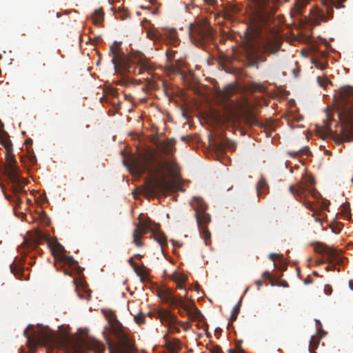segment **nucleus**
Listing matches in <instances>:
<instances>
[{
	"label": "nucleus",
	"mask_w": 353,
	"mask_h": 353,
	"mask_svg": "<svg viewBox=\"0 0 353 353\" xmlns=\"http://www.w3.org/2000/svg\"><path fill=\"white\" fill-rule=\"evenodd\" d=\"M253 10L250 28L258 37L265 34L276 36L277 31L274 25V13L279 8V0H252Z\"/></svg>",
	"instance_id": "nucleus-3"
},
{
	"label": "nucleus",
	"mask_w": 353,
	"mask_h": 353,
	"mask_svg": "<svg viewBox=\"0 0 353 353\" xmlns=\"http://www.w3.org/2000/svg\"><path fill=\"white\" fill-rule=\"evenodd\" d=\"M341 214L343 216H347L348 219H351L350 208L349 203L343 206V210L341 211Z\"/></svg>",
	"instance_id": "nucleus-36"
},
{
	"label": "nucleus",
	"mask_w": 353,
	"mask_h": 353,
	"mask_svg": "<svg viewBox=\"0 0 353 353\" xmlns=\"http://www.w3.org/2000/svg\"><path fill=\"white\" fill-rule=\"evenodd\" d=\"M277 257V254H274V253H271L270 255H269V258L273 261H275Z\"/></svg>",
	"instance_id": "nucleus-54"
},
{
	"label": "nucleus",
	"mask_w": 353,
	"mask_h": 353,
	"mask_svg": "<svg viewBox=\"0 0 353 353\" xmlns=\"http://www.w3.org/2000/svg\"><path fill=\"white\" fill-rule=\"evenodd\" d=\"M322 336H312L310 341L309 351L310 353H316L314 350L318 347Z\"/></svg>",
	"instance_id": "nucleus-30"
},
{
	"label": "nucleus",
	"mask_w": 353,
	"mask_h": 353,
	"mask_svg": "<svg viewBox=\"0 0 353 353\" xmlns=\"http://www.w3.org/2000/svg\"><path fill=\"white\" fill-rule=\"evenodd\" d=\"M117 18H120L121 20H124L128 17V13L126 11L123 10L119 9L117 12V15L116 16Z\"/></svg>",
	"instance_id": "nucleus-38"
},
{
	"label": "nucleus",
	"mask_w": 353,
	"mask_h": 353,
	"mask_svg": "<svg viewBox=\"0 0 353 353\" xmlns=\"http://www.w3.org/2000/svg\"><path fill=\"white\" fill-rule=\"evenodd\" d=\"M256 190L259 197L263 196L269 192V187L264 178H261L256 186Z\"/></svg>",
	"instance_id": "nucleus-24"
},
{
	"label": "nucleus",
	"mask_w": 353,
	"mask_h": 353,
	"mask_svg": "<svg viewBox=\"0 0 353 353\" xmlns=\"http://www.w3.org/2000/svg\"><path fill=\"white\" fill-rule=\"evenodd\" d=\"M262 277L263 279H267L269 281V283L271 285L274 286L276 284H278L279 283V281L276 280V279H274L270 273L268 272V271H266L265 272H263V275H262Z\"/></svg>",
	"instance_id": "nucleus-34"
},
{
	"label": "nucleus",
	"mask_w": 353,
	"mask_h": 353,
	"mask_svg": "<svg viewBox=\"0 0 353 353\" xmlns=\"http://www.w3.org/2000/svg\"><path fill=\"white\" fill-rule=\"evenodd\" d=\"M128 263L132 266V268H133L134 270L135 268L139 267V265L136 263L134 262L132 258L129 259Z\"/></svg>",
	"instance_id": "nucleus-49"
},
{
	"label": "nucleus",
	"mask_w": 353,
	"mask_h": 353,
	"mask_svg": "<svg viewBox=\"0 0 353 353\" xmlns=\"http://www.w3.org/2000/svg\"><path fill=\"white\" fill-rule=\"evenodd\" d=\"M240 311V301L233 307L231 312L230 321H234L236 319L237 316Z\"/></svg>",
	"instance_id": "nucleus-33"
},
{
	"label": "nucleus",
	"mask_w": 353,
	"mask_h": 353,
	"mask_svg": "<svg viewBox=\"0 0 353 353\" xmlns=\"http://www.w3.org/2000/svg\"><path fill=\"white\" fill-rule=\"evenodd\" d=\"M159 296L164 303L170 304V306L180 307L188 310V305L185 304L183 298L174 296L169 290L162 292Z\"/></svg>",
	"instance_id": "nucleus-13"
},
{
	"label": "nucleus",
	"mask_w": 353,
	"mask_h": 353,
	"mask_svg": "<svg viewBox=\"0 0 353 353\" xmlns=\"http://www.w3.org/2000/svg\"><path fill=\"white\" fill-rule=\"evenodd\" d=\"M5 172L11 182L19 181V170L16 165H6Z\"/></svg>",
	"instance_id": "nucleus-20"
},
{
	"label": "nucleus",
	"mask_w": 353,
	"mask_h": 353,
	"mask_svg": "<svg viewBox=\"0 0 353 353\" xmlns=\"http://www.w3.org/2000/svg\"><path fill=\"white\" fill-rule=\"evenodd\" d=\"M12 183V190L14 194H18L23 192V179H19V181L17 182H11Z\"/></svg>",
	"instance_id": "nucleus-31"
},
{
	"label": "nucleus",
	"mask_w": 353,
	"mask_h": 353,
	"mask_svg": "<svg viewBox=\"0 0 353 353\" xmlns=\"http://www.w3.org/2000/svg\"><path fill=\"white\" fill-rule=\"evenodd\" d=\"M142 214L139 215L140 222L136 225V229L132 234L133 242L137 247H142L143 243L141 241L143 236L148 232L152 233V236L155 241L163 248L167 245V236L160 230V225L153 222L149 217L142 219Z\"/></svg>",
	"instance_id": "nucleus-6"
},
{
	"label": "nucleus",
	"mask_w": 353,
	"mask_h": 353,
	"mask_svg": "<svg viewBox=\"0 0 353 353\" xmlns=\"http://www.w3.org/2000/svg\"><path fill=\"white\" fill-rule=\"evenodd\" d=\"M12 145L10 143H5V149H6V165H15L17 161L14 158V156L12 151Z\"/></svg>",
	"instance_id": "nucleus-23"
},
{
	"label": "nucleus",
	"mask_w": 353,
	"mask_h": 353,
	"mask_svg": "<svg viewBox=\"0 0 353 353\" xmlns=\"http://www.w3.org/2000/svg\"><path fill=\"white\" fill-rule=\"evenodd\" d=\"M206 3H208L210 6H214L216 3V0H204Z\"/></svg>",
	"instance_id": "nucleus-53"
},
{
	"label": "nucleus",
	"mask_w": 353,
	"mask_h": 353,
	"mask_svg": "<svg viewBox=\"0 0 353 353\" xmlns=\"http://www.w3.org/2000/svg\"><path fill=\"white\" fill-rule=\"evenodd\" d=\"M290 192L295 196L296 200L302 201L303 205L314 212V203L306 200V196L309 194L315 199H318L321 194L316 189L307 188L306 184L299 182L296 186L291 185Z\"/></svg>",
	"instance_id": "nucleus-11"
},
{
	"label": "nucleus",
	"mask_w": 353,
	"mask_h": 353,
	"mask_svg": "<svg viewBox=\"0 0 353 353\" xmlns=\"http://www.w3.org/2000/svg\"><path fill=\"white\" fill-rule=\"evenodd\" d=\"M46 235L39 230L34 229L30 232L31 242H27V246L34 249L41 242L46 239Z\"/></svg>",
	"instance_id": "nucleus-16"
},
{
	"label": "nucleus",
	"mask_w": 353,
	"mask_h": 353,
	"mask_svg": "<svg viewBox=\"0 0 353 353\" xmlns=\"http://www.w3.org/2000/svg\"><path fill=\"white\" fill-rule=\"evenodd\" d=\"M324 292L327 295H330L332 292V288L330 285L327 284L324 287Z\"/></svg>",
	"instance_id": "nucleus-43"
},
{
	"label": "nucleus",
	"mask_w": 353,
	"mask_h": 353,
	"mask_svg": "<svg viewBox=\"0 0 353 353\" xmlns=\"http://www.w3.org/2000/svg\"><path fill=\"white\" fill-rule=\"evenodd\" d=\"M111 103L114 106V108L116 109L117 111L120 108V101H117V102L113 101V102H111Z\"/></svg>",
	"instance_id": "nucleus-51"
},
{
	"label": "nucleus",
	"mask_w": 353,
	"mask_h": 353,
	"mask_svg": "<svg viewBox=\"0 0 353 353\" xmlns=\"http://www.w3.org/2000/svg\"><path fill=\"white\" fill-rule=\"evenodd\" d=\"M166 38L168 39L170 44L176 46L179 43V39L177 36L176 30L174 28L168 29L165 32Z\"/></svg>",
	"instance_id": "nucleus-26"
},
{
	"label": "nucleus",
	"mask_w": 353,
	"mask_h": 353,
	"mask_svg": "<svg viewBox=\"0 0 353 353\" xmlns=\"http://www.w3.org/2000/svg\"><path fill=\"white\" fill-rule=\"evenodd\" d=\"M191 41L198 47H204L213 39V29L205 19H198L189 26Z\"/></svg>",
	"instance_id": "nucleus-8"
},
{
	"label": "nucleus",
	"mask_w": 353,
	"mask_h": 353,
	"mask_svg": "<svg viewBox=\"0 0 353 353\" xmlns=\"http://www.w3.org/2000/svg\"><path fill=\"white\" fill-rule=\"evenodd\" d=\"M287 153L290 157L295 158L300 157L303 155L308 156L310 153V151L307 146H304L297 151H288Z\"/></svg>",
	"instance_id": "nucleus-27"
},
{
	"label": "nucleus",
	"mask_w": 353,
	"mask_h": 353,
	"mask_svg": "<svg viewBox=\"0 0 353 353\" xmlns=\"http://www.w3.org/2000/svg\"><path fill=\"white\" fill-rule=\"evenodd\" d=\"M346 0H334L333 4L336 8H341L344 7L343 3Z\"/></svg>",
	"instance_id": "nucleus-41"
},
{
	"label": "nucleus",
	"mask_w": 353,
	"mask_h": 353,
	"mask_svg": "<svg viewBox=\"0 0 353 353\" xmlns=\"http://www.w3.org/2000/svg\"><path fill=\"white\" fill-rule=\"evenodd\" d=\"M74 353H83L79 349L76 348L74 350Z\"/></svg>",
	"instance_id": "nucleus-58"
},
{
	"label": "nucleus",
	"mask_w": 353,
	"mask_h": 353,
	"mask_svg": "<svg viewBox=\"0 0 353 353\" xmlns=\"http://www.w3.org/2000/svg\"><path fill=\"white\" fill-rule=\"evenodd\" d=\"M238 108L241 112H245V121L249 125H258L259 122L256 117L250 112V105L246 99H243L242 101L237 105Z\"/></svg>",
	"instance_id": "nucleus-15"
},
{
	"label": "nucleus",
	"mask_w": 353,
	"mask_h": 353,
	"mask_svg": "<svg viewBox=\"0 0 353 353\" xmlns=\"http://www.w3.org/2000/svg\"><path fill=\"white\" fill-rule=\"evenodd\" d=\"M194 200L197 203V206L195 208V216L199 230L203 236L205 244L208 245L211 243V233L206 225L211 221V217L210 215L205 212L208 206L204 203L203 200L200 197H196Z\"/></svg>",
	"instance_id": "nucleus-9"
},
{
	"label": "nucleus",
	"mask_w": 353,
	"mask_h": 353,
	"mask_svg": "<svg viewBox=\"0 0 353 353\" xmlns=\"http://www.w3.org/2000/svg\"><path fill=\"white\" fill-rule=\"evenodd\" d=\"M314 63L317 68H319L321 70H324L326 67V65L323 63L315 61Z\"/></svg>",
	"instance_id": "nucleus-46"
},
{
	"label": "nucleus",
	"mask_w": 353,
	"mask_h": 353,
	"mask_svg": "<svg viewBox=\"0 0 353 353\" xmlns=\"http://www.w3.org/2000/svg\"><path fill=\"white\" fill-rule=\"evenodd\" d=\"M157 161L156 154L154 151L146 150L139 154L137 157H130L123 161L124 165L131 172L139 176L148 172L152 175V178L148 180L144 187V194L146 196H154L159 192L165 194L172 191L175 188V183L167 179L165 175L161 178H156L154 174L162 172L167 168L173 176H176L179 173L177 164L174 161H170L166 165L159 163L157 168L154 167Z\"/></svg>",
	"instance_id": "nucleus-1"
},
{
	"label": "nucleus",
	"mask_w": 353,
	"mask_h": 353,
	"mask_svg": "<svg viewBox=\"0 0 353 353\" xmlns=\"http://www.w3.org/2000/svg\"><path fill=\"white\" fill-rule=\"evenodd\" d=\"M317 79H318V81L319 82V83L321 84V85L324 86L325 85V83L320 82V77H318Z\"/></svg>",
	"instance_id": "nucleus-60"
},
{
	"label": "nucleus",
	"mask_w": 353,
	"mask_h": 353,
	"mask_svg": "<svg viewBox=\"0 0 353 353\" xmlns=\"http://www.w3.org/2000/svg\"><path fill=\"white\" fill-rule=\"evenodd\" d=\"M314 251L327 256V262L329 265L325 268L326 271L334 270L336 265H341L343 263L337 250L325 244L318 243L314 247Z\"/></svg>",
	"instance_id": "nucleus-12"
},
{
	"label": "nucleus",
	"mask_w": 353,
	"mask_h": 353,
	"mask_svg": "<svg viewBox=\"0 0 353 353\" xmlns=\"http://www.w3.org/2000/svg\"><path fill=\"white\" fill-rule=\"evenodd\" d=\"M193 316H194V318L199 320L200 317L203 316V315L201 313V311L199 310H198L197 308H196L193 313Z\"/></svg>",
	"instance_id": "nucleus-45"
},
{
	"label": "nucleus",
	"mask_w": 353,
	"mask_h": 353,
	"mask_svg": "<svg viewBox=\"0 0 353 353\" xmlns=\"http://www.w3.org/2000/svg\"><path fill=\"white\" fill-rule=\"evenodd\" d=\"M325 262L323 261H319V262L318 263V265L319 264H323Z\"/></svg>",
	"instance_id": "nucleus-62"
},
{
	"label": "nucleus",
	"mask_w": 353,
	"mask_h": 353,
	"mask_svg": "<svg viewBox=\"0 0 353 353\" xmlns=\"http://www.w3.org/2000/svg\"><path fill=\"white\" fill-rule=\"evenodd\" d=\"M165 346L168 353H179L181 350V342L177 339H174L172 341H165Z\"/></svg>",
	"instance_id": "nucleus-22"
},
{
	"label": "nucleus",
	"mask_w": 353,
	"mask_h": 353,
	"mask_svg": "<svg viewBox=\"0 0 353 353\" xmlns=\"http://www.w3.org/2000/svg\"><path fill=\"white\" fill-rule=\"evenodd\" d=\"M175 53H176L175 51L168 50L166 51V57H167L168 61H171L174 60L175 58Z\"/></svg>",
	"instance_id": "nucleus-40"
},
{
	"label": "nucleus",
	"mask_w": 353,
	"mask_h": 353,
	"mask_svg": "<svg viewBox=\"0 0 353 353\" xmlns=\"http://www.w3.org/2000/svg\"><path fill=\"white\" fill-rule=\"evenodd\" d=\"M174 329H175V331H176V332H180V330H179V328L175 327Z\"/></svg>",
	"instance_id": "nucleus-63"
},
{
	"label": "nucleus",
	"mask_w": 353,
	"mask_h": 353,
	"mask_svg": "<svg viewBox=\"0 0 353 353\" xmlns=\"http://www.w3.org/2000/svg\"><path fill=\"white\" fill-rule=\"evenodd\" d=\"M181 309L183 310V311H181V310H179V313L181 316H183L185 314H186L188 315L190 314V312L188 307V310H185L183 308H181Z\"/></svg>",
	"instance_id": "nucleus-50"
},
{
	"label": "nucleus",
	"mask_w": 353,
	"mask_h": 353,
	"mask_svg": "<svg viewBox=\"0 0 353 353\" xmlns=\"http://www.w3.org/2000/svg\"><path fill=\"white\" fill-rule=\"evenodd\" d=\"M130 82V79L123 77L121 80L118 81L117 84L121 85H126Z\"/></svg>",
	"instance_id": "nucleus-44"
},
{
	"label": "nucleus",
	"mask_w": 353,
	"mask_h": 353,
	"mask_svg": "<svg viewBox=\"0 0 353 353\" xmlns=\"http://www.w3.org/2000/svg\"><path fill=\"white\" fill-rule=\"evenodd\" d=\"M221 347L219 345H216L213 347V348L211 350L212 353H221Z\"/></svg>",
	"instance_id": "nucleus-47"
},
{
	"label": "nucleus",
	"mask_w": 353,
	"mask_h": 353,
	"mask_svg": "<svg viewBox=\"0 0 353 353\" xmlns=\"http://www.w3.org/2000/svg\"><path fill=\"white\" fill-rule=\"evenodd\" d=\"M86 346L88 349L92 350L94 353H103L105 350L104 345L96 339H89L86 342Z\"/></svg>",
	"instance_id": "nucleus-19"
},
{
	"label": "nucleus",
	"mask_w": 353,
	"mask_h": 353,
	"mask_svg": "<svg viewBox=\"0 0 353 353\" xmlns=\"http://www.w3.org/2000/svg\"><path fill=\"white\" fill-rule=\"evenodd\" d=\"M111 332L114 340L108 336H105V342L108 347L109 353H134L137 348L134 342L128 334L122 329L113 327Z\"/></svg>",
	"instance_id": "nucleus-7"
},
{
	"label": "nucleus",
	"mask_w": 353,
	"mask_h": 353,
	"mask_svg": "<svg viewBox=\"0 0 353 353\" xmlns=\"http://www.w3.org/2000/svg\"><path fill=\"white\" fill-rule=\"evenodd\" d=\"M175 141L172 139H168L160 144L163 152L166 155H171L173 152Z\"/></svg>",
	"instance_id": "nucleus-25"
},
{
	"label": "nucleus",
	"mask_w": 353,
	"mask_h": 353,
	"mask_svg": "<svg viewBox=\"0 0 353 353\" xmlns=\"http://www.w3.org/2000/svg\"><path fill=\"white\" fill-rule=\"evenodd\" d=\"M187 279V277L184 275L179 274L176 276L174 280L176 283L177 288L182 290L184 289L185 290V288L184 287V283Z\"/></svg>",
	"instance_id": "nucleus-32"
},
{
	"label": "nucleus",
	"mask_w": 353,
	"mask_h": 353,
	"mask_svg": "<svg viewBox=\"0 0 353 353\" xmlns=\"http://www.w3.org/2000/svg\"><path fill=\"white\" fill-rule=\"evenodd\" d=\"M312 274H313L314 276H319L317 272H314L312 273Z\"/></svg>",
	"instance_id": "nucleus-61"
},
{
	"label": "nucleus",
	"mask_w": 353,
	"mask_h": 353,
	"mask_svg": "<svg viewBox=\"0 0 353 353\" xmlns=\"http://www.w3.org/2000/svg\"><path fill=\"white\" fill-rule=\"evenodd\" d=\"M6 196L8 200L15 202L17 206H19L22 202L21 199L18 196V194H14V196H8L6 194Z\"/></svg>",
	"instance_id": "nucleus-37"
},
{
	"label": "nucleus",
	"mask_w": 353,
	"mask_h": 353,
	"mask_svg": "<svg viewBox=\"0 0 353 353\" xmlns=\"http://www.w3.org/2000/svg\"><path fill=\"white\" fill-rule=\"evenodd\" d=\"M148 35L151 39H155L157 38V35L154 32H148Z\"/></svg>",
	"instance_id": "nucleus-52"
},
{
	"label": "nucleus",
	"mask_w": 353,
	"mask_h": 353,
	"mask_svg": "<svg viewBox=\"0 0 353 353\" xmlns=\"http://www.w3.org/2000/svg\"><path fill=\"white\" fill-rule=\"evenodd\" d=\"M104 13L103 10L97 9L92 14V22L95 26H99L103 20Z\"/></svg>",
	"instance_id": "nucleus-29"
},
{
	"label": "nucleus",
	"mask_w": 353,
	"mask_h": 353,
	"mask_svg": "<svg viewBox=\"0 0 353 353\" xmlns=\"http://www.w3.org/2000/svg\"><path fill=\"white\" fill-rule=\"evenodd\" d=\"M349 284H350V287L351 288V289L353 290V281H350Z\"/></svg>",
	"instance_id": "nucleus-59"
},
{
	"label": "nucleus",
	"mask_w": 353,
	"mask_h": 353,
	"mask_svg": "<svg viewBox=\"0 0 353 353\" xmlns=\"http://www.w3.org/2000/svg\"><path fill=\"white\" fill-rule=\"evenodd\" d=\"M73 283H74L75 285H77V280H76V279H74V280H73Z\"/></svg>",
	"instance_id": "nucleus-64"
},
{
	"label": "nucleus",
	"mask_w": 353,
	"mask_h": 353,
	"mask_svg": "<svg viewBox=\"0 0 353 353\" xmlns=\"http://www.w3.org/2000/svg\"><path fill=\"white\" fill-rule=\"evenodd\" d=\"M339 94V118L341 128L336 141L341 143L353 141V88L345 86L341 88Z\"/></svg>",
	"instance_id": "nucleus-4"
},
{
	"label": "nucleus",
	"mask_w": 353,
	"mask_h": 353,
	"mask_svg": "<svg viewBox=\"0 0 353 353\" xmlns=\"http://www.w3.org/2000/svg\"><path fill=\"white\" fill-rule=\"evenodd\" d=\"M262 88H263V86L259 84H254L252 85V90L253 91L261 90Z\"/></svg>",
	"instance_id": "nucleus-48"
},
{
	"label": "nucleus",
	"mask_w": 353,
	"mask_h": 353,
	"mask_svg": "<svg viewBox=\"0 0 353 353\" xmlns=\"http://www.w3.org/2000/svg\"><path fill=\"white\" fill-rule=\"evenodd\" d=\"M107 92L114 98H117L119 97L118 91L114 88H108L107 89Z\"/></svg>",
	"instance_id": "nucleus-39"
},
{
	"label": "nucleus",
	"mask_w": 353,
	"mask_h": 353,
	"mask_svg": "<svg viewBox=\"0 0 353 353\" xmlns=\"http://www.w3.org/2000/svg\"><path fill=\"white\" fill-rule=\"evenodd\" d=\"M135 256H136V258L137 259H139V260L141 259L142 257H143V256L141 254H136Z\"/></svg>",
	"instance_id": "nucleus-57"
},
{
	"label": "nucleus",
	"mask_w": 353,
	"mask_h": 353,
	"mask_svg": "<svg viewBox=\"0 0 353 353\" xmlns=\"http://www.w3.org/2000/svg\"><path fill=\"white\" fill-rule=\"evenodd\" d=\"M23 261L15 260L10 265L11 272L20 280L23 279Z\"/></svg>",
	"instance_id": "nucleus-18"
},
{
	"label": "nucleus",
	"mask_w": 353,
	"mask_h": 353,
	"mask_svg": "<svg viewBox=\"0 0 353 353\" xmlns=\"http://www.w3.org/2000/svg\"><path fill=\"white\" fill-rule=\"evenodd\" d=\"M148 316L159 319L162 323H165L167 325L174 324L176 323V316L172 314L170 311L168 310L161 309L154 312H150L148 313Z\"/></svg>",
	"instance_id": "nucleus-14"
},
{
	"label": "nucleus",
	"mask_w": 353,
	"mask_h": 353,
	"mask_svg": "<svg viewBox=\"0 0 353 353\" xmlns=\"http://www.w3.org/2000/svg\"><path fill=\"white\" fill-rule=\"evenodd\" d=\"M121 42L114 41L110 47V51L113 55L112 62L114 64L115 72L121 76L125 74H135L137 69L139 74H145L144 77L148 85L155 89L158 87L154 79V64L141 52H134L129 55L121 52Z\"/></svg>",
	"instance_id": "nucleus-2"
},
{
	"label": "nucleus",
	"mask_w": 353,
	"mask_h": 353,
	"mask_svg": "<svg viewBox=\"0 0 353 353\" xmlns=\"http://www.w3.org/2000/svg\"><path fill=\"white\" fill-rule=\"evenodd\" d=\"M32 325H28L23 332V336L27 339V345L31 353H34L37 346H54L64 345L68 341V336L65 332L58 333L46 327L42 330L35 331L33 335H30L28 331L33 330Z\"/></svg>",
	"instance_id": "nucleus-5"
},
{
	"label": "nucleus",
	"mask_w": 353,
	"mask_h": 353,
	"mask_svg": "<svg viewBox=\"0 0 353 353\" xmlns=\"http://www.w3.org/2000/svg\"><path fill=\"white\" fill-rule=\"evenodd\" d=\"M145 315L142 312H139V314L135 315L134 317V321L137 324H140V325L145 323Z\"/></svg>",
	"instance_id": "nucleus-35"
},
{
	"label": "nucleus",
	"mask_w": 353,
	"mask_h": 353,
	"mask_svg": "<svg viewBox=\"0 0 353 353\" xmlns=\"http://www.w3.org/2000/svg\"><path fill=\"white\" fill-rule=\"evenodd\" d=\"M312 283V280L310 279V278H307L305 279V284H309V283Z\"/></svg>",
	"instance_id": "nucleus-56"
},
{
	"label": "nucleus",
	"mask_w": 353,
	"mask_h": 353,
	"mask_svg": "<svg viewBox=\"0 0 353 353\" xmlns=\"http://www.w3.org/2000/svg\"><path fill=\"white\" fill-rule=\"evenodd\" d=\"M240 90L239 86L236 83H231L225 86L222 91V97L225 100H228L230 97L237 93Z\"/></svg>",
	"instance_id": "nucleus-21"
},
{
	"label": "nucleus",
	"mask_w": 353,
	"mask_h": 353,
	"mask_svg": "<svg viewBox=\"0 0 353 353\" xmlns=\"http://www.w3.org/2000/svg\"><path fill=\"white\" fill-rule=\"evenodd\" d=\"M264 282L263 280H257L255 281V284L258 286V287H261L263 285Z\"/></svg>",
	"instance_id": "nucleus-55"
},
{
	"label": "nucleus",
	"mask_w": 353,
	"mask_h": 353,
	"mask_svg": "<svg viewBox=\"0 0 353 353\" xmlns=\"http://www.w3.org/2000/svg\"><path fill=\"white\" fill-rule=\"evenodd\" d=\"M215 147L220 152L223 151L226 148L234 150L236 149V143L227 137H221L216 141Z\"/></svg>",
	"instance_id": "nucleus-17"
},
{
	"label": "nucleus",
	"mask_w": 353,
	"mask_h": 353,
	"mask_svg": "<svg viewBox=\"0 0 353 353\" xmlns=\"http://www.w3.org/2000/svg\"><path fill=\"white\" fill-rule=\"evenodd\" d=\"M225 121H231L234 118V114L233 111H228L225 114Z\"/></svg>",
	"instance_id": "nucleus-42"
},
{
	"label": "nucleus",
	"mask_w": 353,
	"mask_h": 353,
	"mask_svg": "<svg viewBox=\"0 0 353 353\" xmlns=\"http://www.w3.org/2000/svg\"><path fill=\"white\" fill-rule=\"evenodd\" d=\"M51 251L57 262L62 264L60 268H63L65 275L71 276L73 270L78 273L81 272L78 262L72 256L66 255V251L61 244L56 242L51 246Z\"/></svg>",
	"instance_id": "nucleus-10"
},
{
	"label": "nucleus",
	"mask_w": 353,
	"mask_h": 353,
	"mask_svg": "<svg viewBox=\"0 0 353 353\" xmlns=\"http://www.w3.org/2000/svg\"><path fill=\"white\" fill-rule=\"evenodd\" d=\"M135 273L140 278L141 281H147L149 280V273L145 270V267H137L134 268Z\"/></svg>",
	"instance_id": "nucleus-28"
}]
</instances>
